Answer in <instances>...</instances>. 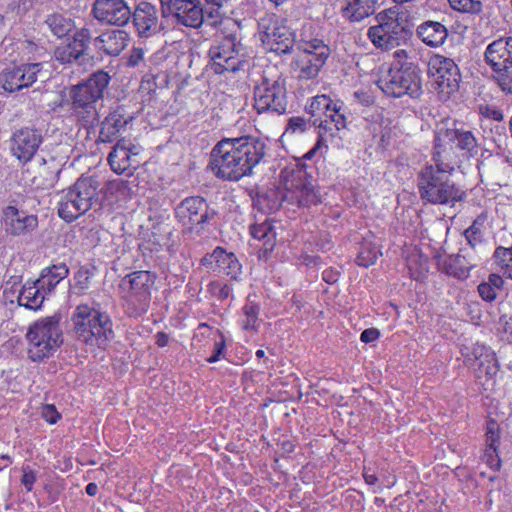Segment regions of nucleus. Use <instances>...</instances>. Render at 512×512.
I'll use <instances>...</instances> for the list:
<instances>
[{"mask_svg": "<svg viewBox=\"0 0 512 512\" xmlns=\"http://www.w3.org/2000/svg\"><path fill=\"white\" fill-rule=\"evenodd\" d=\"M265 154L266 144L258 138H226L212 149L209 165L217 178L238 181L251 175Z\"/></svg>", "mask_w": 512, "mask_h": 512, "instance_id": "1", "label": "nucleus"}, {"mask_svg": "<svg viewBox=\"0 0 512 512\" xmlns=\"http://www.w3.org/2000/svg\"><path fill=\"white\" fill-rule=\"evenodd\" d=\"M433 164L425 165L418 173L417 186L423 201L431 204L453 205L465 198V192L451 179L455 166L432 157Z\"/></svg>", "mask_w": 512, "mask_h": 512, "instance_id": "2", "label": "nucleus"}, {"mask_svg": "<svg viewBox=\"0 0 512 512\" xmlns=\"http://www.w3.org/2000/svg\"><path fill=\"white\" fill-rule=\"evenodd\" d=\"M109 81V74L103 70H98L86 81L70 88L71 117L87 131L93 129L99 122L96 103L103 98Z\"/></svg>", "mask_w": 512, "mask_h": 512, "instance_id": "3", "label": "nucleus"}, {"mask_svg": "<svg viewBox=\"0 0 512 512\" xmlns=\"http://www.w3.org/2000/svg\"><path fill=\"white\" fill-rule=\"evenodd\" d=\"M72 331L78 342L104 349L112 337V322L107 314L89 304H79L71 315Z\"/></svg>", "mask_w": 512, "mask_h": 512, "instance_id": "4", "label": "nucleus"}, {"mask_svg": "<svg viewBox=\"0 0 512 512\" xmlns=\"http://www.w3.org/2000/svg\"><path fill=\"white\" fill-rule=\"evenodd\" d=\"M458 150L466 157L478 154L479 144L474 133L462 127L439 128L434 139V157L456 166L459 159Z\"/></svg>", "mask_w": 512, "mask_h": 512, "instance_id": "5", "label": "nucleus"}, {"mask_svg": "<svg viewBox=\"0 0 512 512\" xmlns=\"http://www.w3.org/2000/svg\"><path fill=\"white\" fill-rule=\"evenodd\" d=\"M28 357L34 362L47 359L58 350L63 343V333L59 319L42 318L29 326L26 333Z\"/></svg>", "mask_w": 512, "mask_h": 512, "instance_id": "6", "label": "nucleus"}, {"mask_svg": "<svg viewBox=\"0 0 512 512\" xmlns=\"http://www.w3.org/2000/svg\"><path fill=\"white\" fill-rule=\"evenodd\" d=\"M378 87L387 95L401 97H419L421 78L418 68L407 60L398 59L377 81Z\"/></svg>", "mask_w": 512, "mask_h": 512, "instance_id": "7", "label": "nucleus"}, {"mask_svg": "<svg viewBox=\"0 0 512 512\" xmlns=\"http://www.w3.org/2000/svg\"><path fill=\"white\" fill-rule=\"evenodd\" d=\"M97 181L91 177L79 178L71 187L64 190L58 202V216L67 223L77 220L90 210L97 195Z\"/></svg>", "mask_w": 512, "mask_h": 512, "instance_id": "8", "label": "nucleus"}, {"mask_svg": "<svg viewBox=\"0 0 512 512\" xmlns=\"http://www.w3.org/2000/svg\"><path fill=\"white\" fill-rule=\"evenodd\" d=\"M312 125L318 128L319 146L326 136L333 137L341 129L346 128V115L342 103H334L327 95L315 96L309 107Z\"/></svg>", "mask_w": 512, "mask_h": 512, "instance_id": "9", "label": "nucleus"}, {"mask_svg": "<svg viewBox=\"0 0 512 512\" xmlns=\"http://www.w3.org/2000/svg\"><path fill=\"white\" fill-rule=\"evenodd\" d=\"M377 25L369 28L368 36L372 43L381 49H391L399 45L406 30V20L399 8L393 7L377 14Z\"/></svg>", "mask_w": 512, "mask_h": 512, "instance_id": "10", "label": "nucleus"}, {"mask_svg": "<svg viewBox=\"0 0 512 512\" xmlns=\"http://www.w3.org/2000/svg\"><path fill=\"white\" fill-rule=\"evenodd\" d=\"M484 58L502 91L512 94V37H501L490 43Z\"/></svg>", "mask_w": 512, "mask_h": 512, "instance_id": "11", "label": "nucleus"}, {"mask_svg": "<svg viewBox=\"0 0 512 512\" xmlns=\"http://www.w3.org/2000/svg\"><path fill=\"white\" fill-rule=\"evenodd\" d=\"M428 74L440 100L446 101L458 92L461 74L453 59L434 55L428 63Z\"/></svg>", "mask_w": 512, "mask_h": 512, "instance_id": "12", "label": "nucleus"}, {"mask_svg": "<svg viewBox=\"0 0 512 512\" xmlns=\"http://www.w3.org/2000/svg\"><path fill=\"white\" fill-rule=\"evenodd\" d=\"M254 108L258 113L274 112L278 115L286 112V80L281 76L275 79L263 77L254 88Z\"/></svg>", "mask_w": 512, "mask_h": 512, "instance_id": "13", "label": "nucleus"}, {"mask_svg": "<svg viewBox=\"0 0 512 512\" xmlns=\"http://www.w3.org/2000/svg\"><path fill=\"white\" fill-rule=\"evenodd\" d=\"M329 54V47L319 39H313L298 46V52L293 61V67L298 71V78L305 80L316 78Z\"/></svg>", "mask_w": 512, "mask_h": 512, "instance_id": "14", "label": "nucleus"}, {"mask_svg": "<svg viewBox=\"0 0 512 512\" xmlns=\"http://www.w3.org/2000/svg\"><path fill=\"white\" fill-rule=\"evenodd\" d=\"M209 56L217 74L235 72L245 63L244 47L235 35L226 36L218 45L212 46Z\"/></svg>", "mask_w": 512, "mask_h": 512, "instance_id": "15", "label": "nucleus"}, {"mask_svg": "<svg viewBox=\"0 0 512 512\" xmlns=\"http://www.w3.org/2000/svg\"><path fill=\"white\" fill-rule=\"evenodd\" d=\"M260 39L269 50L277 54L290 53L295 42L294 32L285 20L263 18L259 22Z\"/></svg>", "mask_w": 512, "mask_h": 512, "instance_id": "16", "label": "nucleus"}, {"mask_svg": "<svg viewBox=\"0 0 512 512\" xmlns=\"http://www.w3.org/2000/svg\"><path fill=\"white\" fill-rule=\"evenodd\" d=\"M42 142L40 130L23 126L12 132L9 138V150L20 163L27 164L34 158Z\"/></svg>", "mask_w": 512, "mask_h": 512, "instance_id": "17", "label": "nucleus"}, {"mask_svg": "<svg viewBox=\"0 0 512 512\" xmlns=\"http://www.w3.org/2000/svg\"><path fill=\"white\" fill-rule=\"evenodd\" d=\"M285 199L296 203L299 207H309L321 203V195L305 171L297 170L286 183Z\"/></svg>", "mask_w": 512, "mask_h": 512, "instance_id": "18", "label": "nucleus"}, {"mask_svg": "<svg viewBox=\"0 0 512 512\" xmlns=\"http://www.w3.org/2000/svg\"><path fill=\"white\" fill-rule=\"evenodd\" d=\"M41 71L40 63H28L6 67L0 74L3 89L8 92L20 91L30 87Z\"/></svg>", "mask_w": 512, "mask_h": 512, "instance_id": "19", "label": "nucleus"}, {"mask_svg": "<svg viewBox=\"0 0 512 512\" xmlns=\"http://www.w3.org/2000/svg\"><path fill=\"white\" fill-rule=\"evenodd\" d=\"M176 215L187 233H192L194 229L198 233L199 226L208 219V204L200 196L188 197L177 206Z\"/></svg>", "mask_w": 512, "mask_h": 512, "instance_id": "20", "label": "nucleus"}, {"mask_svg": "<svg viewBox=\"0 0 512 512\" xmlns=\"http://www.w3.org/2000/svg\"><path fill=\"white\" fill-rule=\"evenodd\" d=\"M144 236L154 245L168 247L173 241V219L166 211L155 212L148 218V223L143 229Z\"/></svg>", "mask_w": 512, "mask_h": 512, "instance_id": "21", "label": "nucleus"}, {"mask_svg": "<svg viewBox=\"0 0 512 512\" xmlns=\"http://www.w3.org/2000/svg\"><path fill=\"white\" fill-rule=\"evenodd\" d=\"M0 222L6 233L13 236L29 233L38 225L37 216L28 215L13 205L2 209Z\"/></svg>", "mask_w": 512, "mask_h": 512, "instance_id": "22", "label": "nucleus"}, {"mask_svg": "<svg viewBox=\"0 0 512 512\" xmlns=\"http://www.w3.org/2000/svg\"><path fill=\"white\" fill-rule=\"evenodd\" d=\"M166 15L173 16L178 24L199 28L204 21V12L200 0H175Z\"/></svg>", "mask_w": 512, "mask_h": 512, "instance_id": "23", "label": "nucleus"}, {"mask_svg": "<svg viewBox=\"0 0 512 512\" xmlns=\"http://www.w3.org/2000/svg\"><path fill=\"white\" fill-rule=\"evenodd\" d=\"M92 13L103 23L118 26L128 23V6L124 0H96Z\"/></svg>", "mask_w": 512, "mask_h": 512, "instance_id": "24", "label": "nucleus"}, {"mask_svg": "<svg viewBox=\"0 0 512 512\" xmlns=\"http://www.w3.org/2000/svg\"><path fill=\"white\" fill-rule=\"evenodd\" d=\"M153 284L150 272L136 271L130 273V303H138L134 313L140 315L145 312L150 302V288Z\"/></svg>", "mask_w": 512, "mask_h": 512, "instance_id": "25", "label": "nucleus"}, {"mask_svg": "<svg viewBox=\"0 0 512 512\" xmlns=\"http://www.w3.org/2000/svg\"><path fill=\"white\" fill-rule=\"evenodd\" d=\"M477 377H486L491 380L499 371V365L495 353L484 345L477 344L473 349Z\"/></svg>", "mask_w": 512, "mask_h": 512, "instance_id": "26", "label": "nucleus"}, {"mask_svg": "<svg viewBox=\"0 0 512 512\" xmlns=\"http://www.w3.org/2000/svg\"><path fill=\"white\" fill-rule=\"evenodd\" d=\"M156 9L148 2H141L133 13V24L139 37L148 38L155 30Z\"/></svg>", "mask_w": 512, "mask_h": 512, "instance_id": "27", "label": "nucleus"}, {"mask_svg": "<svg viewBox=\"0 0 512 512\" xmlns=\"http://www.w3.org/2000/svg\"><path fill=\"white\" fill-rule=\"evenodd\" d=\"M128 33L125 30H112L95 39V46L108 55H119L127 46Z\"/></svg>", "mask_w": 512, "mask_h": 512, "instance_id": "28", "label": "nucleus"}, {"mask_svg": "<svg viewBox=\"0 0 512 512\" xmlns=\"http://www.w3.org/2000/svg\"><path fill=\"white\" fill-rule=\"evenodd\" d=\"M69 274V268L65 263L53 264L42 269L40 276L36 279L42 292L50 295L56 286Z\"/></svg>", "mask_w": 512, "mask_h": 512, "instance_id": "29", "label": "nucleus"}, {"mask_svg": "<svg viewBox=\"0 0 512 512\" xmlns=\"http://www.w3.org/2000/svg\"><path fill=\"white\" fill-rule=\"evenodd\" d=\"M48 296L49 295L47 293L42 292V289L36 280H28L22 286L18 296V302L20 306L36 311L41 308L44 300Z\"/></svg>", "mask_w": 512, "mask_h": 512, "instance_id": "30", "label": "nucleus"}, {"mask_svg": "<svg viewBox=\"0 0 512 512\" xmlns=\"http://www.w3.org/2000/svg\"><path fill=\"white\" fill-rule=\"evenodd\" d=\"M417 34L425 44L438 47L445 42L448 31L440 22L427 21L418 27Z\"/></svg>", "mask_w": 512, "mask_h": 512, "instance_id": "31", "label": "nucleus"}, {"mask_svg": "<svg viewBox=\"0 0 512 512\" xmlns=\"http://www.w3.org/2000/svg\"><path fill=\"white\" fill-rule=\"evenodd\" d=\"M343 15L351 22H358L374 14L376 0H345Z\"/></svg>", "mask_w": 512, "mask_h": 512, "instance_id": "32", "label": "nucleus"}, {"mask_svg": "<svg viewBox=\"0 0 512 512\" xmlns=\"http://www.w3.org/2000/svg\"><path fill=\"white\" fill-rule=\"evenodd\" d=\"M108 163L118 175L128 170V146L124 138L120 139L109 153Z\"/></svg>", "mask_w": 512, "mask_h": 512, "instance_id": "33", "label": "nucleus"}, {"mask_svg": "<svg viewBox=\"0 0 512 512\" xmlns=\"http://www.w3.org/2000/svg\"><path fill=\"white\" fill-rule=\"evenodd\" d=\"M128 119L116 112L110 113L102 123L100 137L103 141H112L118 134L124 130Z\"/></svg>", "mask_w": 512, "mask_h": 512, "instance_id": "34", "label": "nucleus"}, {"mask_svg": "<svg viewBox=\"0 0 512 512\" xmlns=\"http://www.w3.org/2000/svg\"><path fill=\"white\" fill-rule=\"evenodd\" d=\"M51 33L58 38H63L73 31L75 24L71 18L65 17L59 12L49 14L45 20Z\"/></svg>", "mask_w": 512, "mask_h": 512, "instance_id": "35", "label": "nucleus"}, {"mask_svg": "<svg viewBox=\"0 0 512 512\" xmlns=\"http://www.w3.org/2000/svg\"><path fill=\"white\" fill-rule=\"evenodd\" d=\"M250 232L253 238L264 242L262 250L265 254L273 250L276 233L270 222L264 221L263 223L253 225Z\"/></svg>", "mask_w": 512, "mask_h": 512, "instance_id": "36", "label": "nucleus"}, {"mask_svg": "<svg viewBox=\"0 0 512 512\" xmlns=\"http://www.w3.org/2000/svg\"><path fill=\"white\" fill-rule=\"evenodd\" d=\"M218 256L215 272L235 279L241 269V265L235 255L233 253H227L223 248H221V253H219Z\"/></svg>", "mask_w": 512, "mask_h": 512, "instance_id": "37", "label": "nucleus"}, {"mask_svg": "<svg viewBox=\"0 0 512 512\" xmlns=\"http://www.w3.org/2000/svg\"><path fill=\"white\" fill-rule=\"evenodd\" d=\"M472 267L473 264L469 263L461 254L450 256L444 264L446 273L458 279L467 278Z\"/></svg>", "mask_w": 512, "mask_h": 512, "instance_id": "38", "label": "nucleus"}, {"mask_svg": "<svg viewBox=\"0 0 512 512\" xmlns=\"http://www.w3.org/2000/svg\"><path fill=\"white\" fill-rule=\"evenodd\" d=\"M379 255H382L377 244L365 240L361 243L359 252L356 257V263L362 267H370L377 261Z\"/></svg>", "mask_w": 512, "mask_h": 512, "instance_id": "39", "label": "nucleus"}, {"mask_svg": "<svg viewBox=\"0 0 512 512\" xmlns=\"http://www.w3.org/2000/svg\"><path fill=\"white\" fill-rule=\"evenodd\" d=\"M243 314L245 319L243 320L244 330H256L259 326V311L260 307L257 303L248 301L243 306Z\"/></svg>", "mask_w": 512, "mask_h": 512, "instance_id": "40", "label": "nucleus"}, {"mask_svg": "<svg viewBox=\"0 0 512 512\" xmlns=\"http://www.w3.org/2000/svg\"><path fill=\"white\" fill-rule=\"evenodd\" d=\"M487 216L485 214L479 215L472 223V225L465 230L464 236L468 243L475 247L478 243L482 241V231L481 228L486 221Z\"/></svg>", "mask_w": 512, "mask_h": 512, "instance_id": "41", "label": "nucleus"}, {"mask_svg": "<svg viewBox=\"0 0 512 512\" xmlns=\"http://www.w3.org/2000/svg\"><path fill=\"white\" fill-rule=\"evenodd\" d=\"M496 263L512 279V246L510 248L497 247L494 252Z\"/></svg>", "mask_w": 512, "mask_h": 512, "instance_id": "42", "label": "nucleus"}, {"mask_svg": "<svg viewBox=\"0 0 512 512\" xmlns=\"http://www.w3.org/2000/svg\"><path fill=\"white\" fill-rule=\"evenodd\" d=\"M90 41L91 33L89 29L82 28L75 32L73 40L69 43L73 48H75V55L81 57L82 55H84L86 49L88 48Z\"/></svg>", "mask_w": 512, "mask_h": 512, "instance_id": "43", "label": "nucleus"}, {"mask_svg": "<svg viewBox=\"0 0 512 512\" xmlns=\"http://www.w3.org/2000/svg\"><path fill=\"white\" fill-rule=\"evenodd\" d=\"M499 438V427L497 423L494 421H490L487 425L486 430V445L488 448L486 450V456L492 457L491 451L496 452Z\"/></svg>", "mask_w": 512, "mask_h": 512, "instance_id": "44", "label": "nucleus"}, {"mask_svg": "<svg viewBox=\"0 0 512 512\" xmlns=\"http://www.w3.org/2000/svg\"><path fill=\"white\" fill-rule=\"evenodd\" d=\"M450 6L459 12L476 14L482 9V4L479 0H448Z\"/></svg>", "mask_w": 512, "mask_h": 512, "instance_id": "45", "label": "nucleus"}, {"mask_svg": "<svg viewBox=\"0 0 512 512\" xmlns=\"http://www.w3.org/2000/svg\"><path fill=\"white\" fill-rule=\"evenodd\" d=\"M74 49L70 43L61 45L55 50V58L63 64L72 63L80 58V56L75 55Z\"/></svg>", "mask_w": 512, "mask_h": 512, "instance_id": "46", "label": "nucleus"}, {"mask_svg": "<svg viewBox=\"0 0 512 512\" xmlns=\"http://www.w3.org/2000/svg\"><path fill=\"white\" fill-rule=\"evenodd\" d=\"M312 121L313 120L311 118L309 120H306L304 117L301 116L291 117L288 120L285 133L294 134L296 132H304L307 129L308 123Z\"/></svg>", "mask_w": 512, "mask_h": 512, "instance_id": "47", "label": "nucleus"}, {"mask_svg": "<svg viewBox=\"0 0 512 512\" xmlns=\"http://www.w3.org/2000/svg\"><path fill=\"white\" fill-rule=\"evenodd\" d=\"M41 417L50 425L56 424L61 419V414L53 404H45L41 408Z\"/></svg>", "mask_w": 512, "mask_h": 512, "instance_id": "48", "label": "nucleus"}, {"mask_svg": "<svg viewBox=\"0 0 512 512\" xmlns=\"http://www.w3.org/2000/svg\"><path fill=\"white\" fill-rule=\"evenodd\" d=\"M37 480L36 472L30 466L22 467L21 484L25 487L27 492L33 490V486Z\"/></svg>", "mask_w": 512, "mask_h": 512, "instance_id": "49", "label": "nucleus"}, {"mask_svg": "<svg viewBox=\"0 0 512 512\" xmlns=\"http://www.w3.org/2000/svg\"><path fill=\"white\" fill-rule=\"evenodd\" d=\"M478 292L481 298L485 301L491 302L496 298V290L486 282H483L478 286Z\"/></svg>", "mask_w": 512, "mask_h": 512, "instance_id": "50", "label": "nucleus"}, {"mask_svg": "<svg viewBox=\"0 0 512 512\" xmlns=\"http://www.w3.org/2000/svg\"><path fill=\"white\" fill-rule=\"evenodd\" d=\"M219 253H221V247H217L211 254L205 255L201 260L202 265L206 266L207 268L215 272L216 261L217 258L219 257Z\"/></svg>", "mask_w": 512, "mask_h": 512, "instance_id": "51", "label": "nucleus"}, {"mask_svg": "<svg viewBox=\"0 0 512 512\" xmlns=\"http://www.w3.org/2000/svg\"><path fill=\"white\" fill-rule=\"evenodd\" d=\"M76 283L81 289L88 288L90 274L87 269H80L75 275Z\"/></svg>", "mask_w": 512, "mask_h": 512, "instance_id": "52", "label": "nucleus"}, {"mask_svg": "<svg viewBox=\"0 0 512 512\" xmlns=\"http://www.w3.org/2000/svg\"><path fill=\"white\" fill-rule=\"evenodd\" d=\"M380 336V332L376 328L365 329L360 336V339L364 343H370L377 340Z\"/></svg>", "mask_w": 512, "mask_h": 512, "instance_id": "53", "label": "nucleus"}, {"mask_svg": "<svg viewBox=\"0 0 512 512\" xmlns=\"http://www.w3.org/2000/svg\"><path fill=\"white\" fill-rule=\"evenodd\" d=\"M322 278L329 284L336 283L340 278V272L333 268H328L323 271Z\"/></svg>", "mask_w": 512, "mask_h": 512, "instance_id": "54", "label": "nucleus"}, {"mask_svg": "<svg viewBox=\"0 0 512 512\" xmlns=\"http://www.w3.org/2000/svg\"><path fill=\"white\" fill-rule=\"evenodd\" d=\"M225 347L224 341L216 342L214 353L207 359L208 362L214 363L219 360L220 355L222 354Z\"/></svg>", "mask_w": 512, "mask_h": 512, "instance_id": "55", "label": "nucleus"}, {"mask_svg": "<svg viewBox=\"0 0 512 512\" xmlns=\"http://www.w3.org/2000/svg\"><path fill=\"white\" fill-rule=\"evenodd\" d=\"M486 283H488L491 286H493L494 290H496V289H501L502 288V286L504 284V280L498 274H490V276L488 278V281Z\"/></svg>", "mask_w": 512, "mask_h": 512, "instance_id": "56", "label": "nucleus"}, {"mask_svg": "<svg viewBox=\"0 0 512 512\" xmlns=\"http://www.w3.org/2000/svg\"><path fill=\"white\" fill-rule=\"evenodd\" d=\"M143 55H144V52H143L142 48H134L132 53L130 54V66L131 65L134 66V65L138 64L140 61H142Z\"/></svg>", "mask_w": 512, "mask_h": 512, "instance_id": "57", "label": "nucleus"}, {"mask_svg": "<svg viewBox=\"0 0 512 512\" xmlns=\"http://www.w3.org/2000/svg\"><path fill=\"white\" fill-rule=\"evenodd\" d=\"M155 338H156V344L158 345V347L166 346L169 341L168 334H166L164 332H158L156 334Z\"/></svg>", "mask_w": 512, "mask_h": 512, "instance_id": "58", "label": "nucleus"}, {"mask_svg": "<svg viewBox=\"0 0 512 512\" xmlns=\"http://www.w3.org/2000/svg\"><path fill=\"white\" fill-rule=\"evenodd\" d=\"M127 181L125 180H112L109 182V189L112 191H120L123 188H126Z\"/></svg>", "mask_w": 512, "mask_h": 512, "instance_id": "59", "label": "nucleus"}, {"mask_svg": "<svg viewBox=\"0 0 512 512\" xmlns=\"http://www.w3.org/2000/svg\"><path fill=\"white\" fill-rule=\"evenodd\" d=\"M85 491L89 496H95L98 493V485L94 482H90L86 485Z\"/></svg>", "mask_w": 512, "mask_h": 512, "instance_id": "60", "label": "nucleus"}, {"mask_svg": "<svg viewBox=\"0 0 512 512\" xmlns=\"http://www.w3.org/2000/svg\"><path fill=\"white\" fill-rule=\"evenodd\" d=\"M363 476H364L365 482L368 485H374L378 481V478L374 474H368L367 472H365Z\"/></svg>", "mask_w": 512, "mask_h": 512, "instance_id": "61", "label": "nucleus"}, {"mask_svg": "<svg viewBox=\"0 0 512 512\" xmlns=\"http://www.w3.org/2000/svg\"><path fill=\"white\" fill-rule=\"evenodd\" d=\"M230 287H228L227 285L223 286L221 289H220V292H219V297L222 298V299H225L229 296L230 294Z\"/></svg>", "mask_w": 512, "mask_h": 512, "instance_id": "62", "label": "nucleus"}, {"mask_svg": "<svg viewBox=\"0 0 512 512\" xmlns=\"http://www.w3.org/2000/svg\"><path fill=\"white\" fill-rule=\"evenodd\" d=\"M175 0H160L161 6H162V12L164 15H166V9L169 8V6L174 3Z\"/></svg>", "mask_w": 512, "mask_h": 512, "instance_id": "63", "label": "nucleus"}, {"mask_svg": "<svg viewBox=\"0 0 512 512\" xmlns=\"http://www.w3.org/2000/svg\"><path fill=\"white\" fill-rule=\"evenodd\" d=\"M490 117L496 121H501L503 119V114L500 110H492Z\"/></svg>", "mask_w": 512, "mask_h": 512, "instance_id": "64", "label": "nucleus"}]
</instances>
